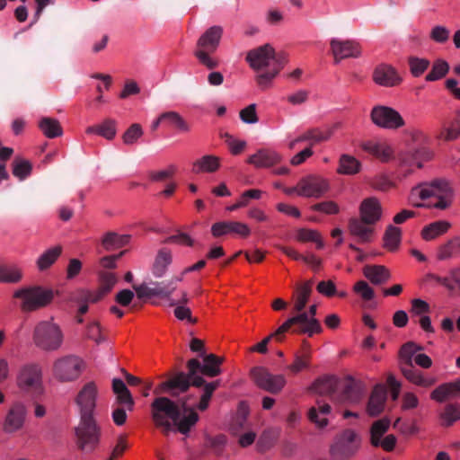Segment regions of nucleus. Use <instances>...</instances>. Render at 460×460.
Returning a JSON list of instances; mask_svg holds the SVG:
<instances>
[{"label": "nucleus", "mask_w": 460, "mask_h": 460, "mask_svg": "<svg viewBox=\"0 0 460 460\" xmlns=\"http://www.w3.org/2000/svg\"><path fill=\"white\" fill-rule=\"evenodd\" d=\"M151 415L155 427L165 436L174 430L186 435L199 419L197 411L188 405V398H181L176 402L165 396L153 401Z\"/></svg>", "instance_id": "nucleus-1"}, {"label": "nucleus", "mask_w": 460, "mask_h": 460, "mask_svg": "<svg viewBox=\"0 0 460 460\" xmlns=\"http://www.w3.org/2000/svg\"><path fill=\"white\" fill-rule=\"evenodd\" d=\"M97 394L95 383L88 382L78 392L75 399L80 415L79 424L75 429L76 445L84 453L93 452L100 441L101 429L93 417Z\"/></svg>", "instance_id": "nucleus-2"}, {"label": "nucleus", "mask_w": 460, "mask_h": 460, "mask_svg": "<svg viewBox=\"0 0 460 460\" xmlns=\"http://www.w3.org/2000/svg\"><path fill=\"white\" fill-rule=\"evenodd\" d=\"M246 61L257 72L267 69L256 76L258 85L264 90L270 86L272 80L282 69L286 58L282 54H277L270 44H265L250 50Z\"/></svg>", "instance_id": "nucleus-3"}, {"label": "nucleus", "mask_w": 460, "mask_h": 460, "mask_svg": "<svg viewBox=\"0 0 460 460\" xmlns=\"http://www.w3.org/2000/svg\"><path fill=\"white\" fill-rule=\"evenodd\" d=\"M292 327H294L293 332L300 334L306 333L309 336H313L314 333H319L322 332L320 323L314 319L308 321L306 314H301L299 315H295L288 318L273 333L263 339L261 342L251 347L250 351L265 354L268 351L267 346L271 339L274 338L277 341H282L285 333L288 332Z\"/></svg>", "instance_id": "nucleus-4"}, {"label": "nucleus", "mask_w": 460, "mask_h": 460, "mask_svg": "<svg viewBox=\"0 0 460 460\" xmlns=\"http://www.w3.org/2000/svg\"><path fill=\"white\" fill-rule=\"evenodd\" d=\"M411 197V199L419 197L423 200L434 198L437 201H430L428 206H432L438 209H446L452 203L453 190L446 180L437 179L430 183L421 184L413 188Z\"/></svg>", "instance_id": "nucleus-5"}, {"label": "nucleus", "mask_w": 460, "mask_h": 460, "mask_svg": "<svg viewBox=\"0 0 460 460\" xmlns=\"http://www.w3.org/2000/svg\"><path fill=\"white\" fill-rule=\"evenodd\" d=\"M63 341V332L53 319L40 321L33 329L32 341L40 350L56 351L62 346Z\"/></svg>", "instance_id": "nucleus-6"}, {"label": "nucleus", "mask_w": 460, "mask_h": 460, "mask_svg": "<svg viewBox=\"0 0 460 460\" xmlns=\"http://www.w3.org/2000/svg\"><path fill=\"white\" fill-rule=\"evenodd\" d=\"M13 297L21 299V310L28 313L47 306L52 301L54 294L51 289L32 286L17 289Z\"/></svg>", "instance_id": "nucleus-7"}, {"label": "nucleus", "mask_w": 460, "mask_h": 460, "mask_svg": "<svg viewBox=\"0 0 460 460\" xmlns=\"http://www.w3.org/2000/svg\"><path fill=\"white\" fill-rule=\"evenodd\" d=\"M17 385L21 390L39 396L43 393L41 367L37 363H28L22 367Z\"/></svg>", "instance_id": "nucleus-8"}, {"label": "nucleus", "mask_w": 460, "mask_h": 460, "mask_svg": "<svg viewBox=\"0 0 460 460\" xmlns=\"http://www.w3.org/2000/svg\"><path fill=\"white\" fill-rule=\"evenodd\" d=\"M310 391L319 395L329 396L332 402L341 404L344 402V383L332 375H325L317 378L310 386Z\"/></svg>", "instance_id": "nucleus-9"}, {"label": "nucleus", "mask_w": 460, "mask_h": 460, "mask_svg": "<svg viewBox=\"0 0 460 460\" xmlns=\"http://www.w3.org/2000/svg\"><path fill=\"white\" fill-rule=\"evenodd\" d=\"M251 376L259 388L272 394L280 393L286 385L283 375H273L264 367H252Z\"/></svg>", "instance_id": "nucleus-10"}, {"label": "nucleus", "mask_w": 460, "mask_h": 460, "mask_svg": "<svg viewBox=\"0 0 460 460\" xmlns=\"http://www.w3.org/2000/svg\"><path fill=\"white\" fill-rule=\"evenodd\" d=\"M203 383V376L199 375L190 376L188 373L179 372L165 382L160 385L163 392H170L172 396H177L181 393H185L190 385L199 387Z\"/></svg>", "instance_id": "nucleus-11"}, {"label": "nucleus", "mask_w": 460, "mask_h": 460, "mask_svg": "<svg viewBox=\"0 0 460 460\" xmlns=\"http://www.w3.org/2000/svg\"><path fill=\"white\" fill-rule=\"evenodd\" d=\"M203 363L198 358H191L187 362V368L190 376L201 375L208 377H215L221 374V365L224 358L215 354H208L202 358Z\"/></svg>", "instance_id": "nucleus-12"}, {"label": "nucleus", "mask_w": 460, "mask_h": 460, "mask_svg": "<svg viewBox=\"0 0 460 460\" xmlns=\"http://www.w3.org/2000/svg\"><path fill=\"white\" fill-rule=\"evenodd\" d=\"M370 118L375 125L384 128L395 129L405 124L397 111L384 105L375 106L371 111Z\"/></svg>", "instance_id": "nucleus-13"}, {"label": "nucleus", "mask_w": 460, "mask_h": 460, "mask_svg": "<svg viewBox=\"0 0 460 460\" xmlns=\"http://www.w3.org/2000/svg\"><path fill=\"white\" fill-rule=\"evenodd\" d=\"M176 280H166L161 282H151L152 286L146 283L133 285V288L139 299L151 297L169 298L175 290Z\"/></svg>", "instance_id": "nucleus-14"}, {"label": "nucleus", "mask_w": 460, "mask_h": 460, "mask_svg": "<svg viewBox=\"0 0 460 460\" xmlns=\"http://www.w3.org/2000/svg\"><path fill=\"white\" fill-rule=\"evenodd\" d=\"M82 361L75 356H66L54 363V376L61 382L76 379L81 373Z\"/></svg>", "instance_id": "nucleus-15"}, {"label": "nucleus", "mask_w": 460, "mask_h": 460, "mask_svg": "<svg viewBox=\"0 0 460 460\" xmlns=\"http://www.w3.org/2000/svg\"><path fill=\"white\" fill-rule=\"evenodd\" d=\"M329 190L327 180L317 176L310 175L298 181V195L306 198H320Z\"/></svg>", "instance_id": "nucleus-16"}, {"label": "nucleus", "mask_w": 460, "mask_h": 460, "mask_svg": "<svg viewBox=\"0 0 460 460\" xmlns=\"http://www.w3.org/2000/svg\"><path fill=\"white\" fill-rule=\"evenodd\" d=\"M211 234L216 238L226 234L246 238L251 234V229L246 224L239 221H219L212 225Z\"/></svg>", "instance_id": "nucleus-17"}, {"label": "nucleus", "mask_w": 460, "mask_h": 460, "mask_svg": "<svg viewBox=\"0 0 460 460\" xmlns=\"http://www.w3.org/2000/svg\"><path fill=\"white\" fill-rule=\"evenodd\" d=\"M373 81L383 87H394L401 84L402 77L397 70L390 65H377L372 75Z\"/></svg>", "instance_id": "nucleus-18"}, {"label": "nucleus", "mask_w": 460, "mask_h": 460, "mask_svg": "<svg viewBox=\"0 0 460 460\" xmlns=\"http://www.w3.org/2000/svg\"><path fill=\"white\" fill-rule=\"evenodd\" d=\"M349 234L358 243L372 242L375 234V226L367 224L361 218H351L349 225Z\"/></svg>", "instance_id": "nucleus-19"}, {"label": "nucleus", "mask_w": 460, "mask_h": 460, "mask_svg": "<svg viewBox=\"0 0 460 460\" xmlns=\"http://www.w3.org/2000/svg\"><path fill=\"white\" fill-rule=\"evenodd\" d=\"M382 217V206L376 197H369L362 200L359 206V218L367 224L376 225Z\"/></svg>", "instance_id": "nucleus-20"}, {"label": "nucleus", "mask_w": 460, "mask_h": 460, "mask_svg": "<svg viewBox=\"0 0 460 460\" xmlns=\"http://www.w3.org/2000/svg\"><path fill=\"white\" fill-rule=\"evenodd\" d=\"M281 160L282 155L277 151L261 148L255 154L250 155L247 159V163L256 168H270L279 164Z\"/></svg>", "instance_id": "nucleus-21"}, {"label": "nucleus", "mask_w": 460, "mask_h": 460, "mask_svg": "<svg viewBox=\"0 0 460 460\" xmlns=\"http://www.w3.org/2000/svg\"><path fill=\"white\" fill-rule=\"evenodd\" d=\"M26 415L25 406L20 402L14 403L8 411L4 422V430L6 433H13L23 426Z\"/></svg>", "instance_id": "nucleus-22"}, {"label": "nucleus", "mask_w": 460, "mask_h": 460, "mask_svg": "<svg viewBox=\"0 0 460 460\" xmlns=\"http://www.w3.org/2000/svg\"><path fill=\"white\" fill-rule=\"evenodd\" d=\"M223 34V28L218 25L208 28L198 40L197 49L215 52L220 43Z\"/></svg>", "instance_id": "nucleus-23"}, {"label": "nucleus", "mask_w": 460, "mask_h": 460, "mask_svg": "<svg viewBox=\"0 0 460 460\" xmlns=\"http://www.w3.org/2000/svg\"><path fill=\"white\" fill-rule=\"evenodd\" d=\"M387 391L382 385H376L368 400L367 412L371 417H376L381 414L385 409Z\"/></svg>", "instance_id": "nucleus-24"}, {"label": "nucleus", "mask_w": 460, "mask_h": 460, "mask_svg": "<svg viewBox=\"0 0 460 460\" xmlns=\"http://www.w3.org/2000/svg\"><path fill=\"white\" fill-rule=\"evenodd\" d=\"M400 369L403 376L408 381L416 385L430 387L437 382V379L434 377H425L422 373L414 367L413 364L400 365Z\"/></svg>", "instance_id": "nucleus-25"}, {"label": "nucleus", "mask_w": 460, "mask_h": 460, "mask_svg": "<svg viewBox=\"0 0 460 460\" xmlns=\"http://www.w3.org/2000/svg\"><path fill=\"white\" fill-rule=\"evenodd\" d=\"M436 256L442 261L460 257V235L453 236L439 245Z\"/></svg>", "instance_id": "nucleus-26"}, {"label": "nucleus", "mask_w": 460, "mask_h": 460, "mask_svg": "<svg viewBox=\"0 0 460 460\" xmlns=\"http://www.w3.org/2000/svg\"><path fill=\"white\" fill-rule=\"evenodd\" d=\"M220 167V158L213 155H206L192 164L191 172L199 173H213Z\"/></svg>", "instance_id": "nucleus-27"}, {"label": "nucleus", "mask_w": 460, "mask_h": 460, "mask_svg": "<svg viewBox=\"0 0 460 460\" xmlns=\"http://www.w3.org/2000/svg\"><path fill=\"white\" fill-rule=\"evenodd\" d=\"M311 349L306 341H303L302 348L296 352L294 362L288 368L294 374H297L310 366Z\"/></svg>", "instance_id": "nucleus-28"}, {"label": "nucleus", "mask_w": 460, "mask_h": 460, "mask_svg": "<svg viewBox=\"0 0 460 460\" xmlns=\"http://www.w3.org/2000/svg\"><path fill=\"white\" fill-rule=\"evenodd\" d=\"M364 275L374 285L385 284L391 277L388 269L383 265L365 266Z\"/></svg>", "instance_id": "nucleus-29"}, {"label": "nucleus", "mask_w": 460, "mask_h": 460, "mask_svg": "<svg viewBox=\"0 0 460 460\" xmlns=\"http://www.w3.org/2000/svg\"><path fill=\"white\" fill-rule=\"evenodd\" d=\"M112 390L117 396L119 404H122L127 410L132 411L134 408L133 397L121 379L114 378L112 381Z\"/></svg>", "instance_id": "nucleus-30"}, {"label": "nucleus", "mask_w": 460, "mask_h": 460, "mask_svg": "<svg viewBox=\"0 0 460 460\" xmlns=\"http://www.w3.org/2000/svg\"><path fill=\"white\" fill-rule=\"evenodd\" d=\"M172 260L170 250L166 248L160 249L152 267L153 275L155 278H162L165 274L168 266L172 263Z\"/></svg>", "instance_id": "nucleus-31"}, {"label": "nucleus", "mask_w": 460, "mask_h": 460, "mask_svg": "<svg viewBox=\"0 0 460 460\" xmlns=\"http://www.w3.org/2000/svg\"><path fill=\"white\" fill-rule=\"evenodd\" d=\"M363 149L381 162H388L392 156L391 148L383 142L368 141L363 145Z\"/></svg>", "instance_id": "nucleus-32"}, {"label": "nucleus", "mask_w": 460, "mask_h": 460, "mask_svg": "<svg viewBox=\"0 0 460 460\" xmlns=\"http://www.w3.org/2000/svg\"><path fill=\"white\" fill-rule=\"evenodd\" d=\"M450 227L451 224L447 221H435L423 227L421 236L426 241H431L446 234Z\"/></svg>", "instance_id": "nucleus-33"}, {"label": "nucleus", "mask_w": 460, "mask_h": 460, "mask_svg": "<svg viewBox=\"0 0 460 460\" xmlns=\"http://www.w3.org/2000/svg\"><path fill=\"white\" fill-rule=\"evenodd\" d=\"M62 253V246L56 245L45 251L37 260V267L40 271L52 266Z\"/></svg>", "instance_id": "nucleus-34"}, {"label": "nucleus", "mask_w": 460, "mask_h": 460, "mask_svg": "<svg viewBox=\"0 0 460 460\" xmlns=\"http://www.w3.org/2000/svg\"><path fill=\"white\" fill-rule=\"evenodd\" d=\"M365 390L366 387L362 381L356 379L350 375H347V402L359 401Z\"/></svg>", "instance_id": "nucleus-35"}, {"label": "nucleus", "mask_w": 460, "mask_h": 460, "mask_svg": "<svg viewBox=\"0 0 460 460\" xmlns=\"http://www.w3.org/2000/svg\"><path fill=\"white\" fill-rule=\"evenodd\" d=\"M328 133L323 132L320 129L314 128L307 130L296 139L290 142L289 147L294 148L297 143L309 141L311 146L325 141L329 138Z\"/></svg>", "instance_id": "nucleus-36"}, {"label": "nucleus", "mask_w": 460, "mask_h": 460, "mask_svg": "<svg viewBox=\"0 0 460 460\" xmlns=\"http://www.w3.org/2000/svg\"><path fill=\"white\" fill-rule=\"evenodd\" d=\"M39 128L49 138L60 137L63 133L59 121L49 117L42 118L39 122Z\"/></svg>", "instance_id": "nucleus-37"}, {"label": "nucleus", "mask_w": 460, "mask_h": 460, "mask_svg": "<svg viewBox=\"0 0 460 460\" xmlns=\"http://www.w3.org/2000/svg\"><path fill=\"white\" fill-rule=\"evenodd\" d=\"M312 293V282L307 281L297 287L294 311L301 313L306 305V303Z\"/></svg>", "instance_id": "nucleus-38"}, {"label": "nucleus", "mask_w": 460, "mask_h": 460, "mask_svg": "<svg viewBox=\"0 0 460 460\" xmlns=\"http://www.w3.org/2000/svg\"><path fill=\"white\" fill-rule=\"evenodd\" d=\"M32 171V164L29 160L22 157H15L12 163V172L20 181L29 177Z\"/></svg>", "instance_id": "nucleus-39"}, {"label": "nucleus", "mask_w": 460, "mask_h": 460, "mask_svg": "<svg viewBox=\"0 0 460 460\" xmlns=\"http://www.w3.org/2000/svg\"><path fill=\"white\" fill-rule=\"evenodd\" d=\"M22 278V270L13 264L0 266V282L17 283Z\"/></svg>", "instance_id": "nucleus-40"}, {"label": "nucleus", "mask_w": 460, "mask_h": 460, "mask_svg": "<svg viewBox=\"0 0 460 460\" xmlns=\"http://www.w3.org/2000/svg\"><path fill=\"white\" fill-rule=\"evenodd\" d=\"M128 235H119L115 232H108L102 240V244L106 251L120 248L128 243Z\"/></svg>", "instance_id": "nucleus-41"}, {"label": "nucleus", "mask_w": 460, "mask_h": 460, "mask_svg": "<svg viewBox=\"0 0 460 460\" xmlns=\"http://www.w3.org/2000/svg\"><path fill=\"white\" fill-rule=\"evenodd\" d=\"M432 152L427 147H420L416 149L409 157H403L402 164H416L418 168L422 167L423 161H429L432 158Z\"/></svg>", "instance_id": "nucleus-42"}, {"label": "nucleus", "mask_w": 460, "mask_h": 460, "mask_svg": "<svg viewBox=\"0 0 460 460\" xmlns=\"http://www.w3.org/2000/svg\"><path fill=\"white\" fill-rule=\"evenodd\" d=\"M401 229L393 225H389L384 234V247L389 251L397 249L401 241Z\"/></svg>", "instance_id": "nucleus-43"}, {"label": "nucleus", "mask_w": 460, "mask_h": 460, "mask_svg": "<svg viewBox=\"0 0 460 460\" xmlns=\"http://www.w3.org/2000/svg\"><path fill=\"white\" fill-rule=\"evenodd\" d=\"M317 407H312L308 412L309 420L315 423L319 428H324L328 424L326 418H320L319 414H328L331 410V406L328 403L317 402Z\"/></svg>", "instance_id": "nucleus-44"}, {"label": "nucleus", "mask_w": 460, "mask_h": 460, "mask_svg": "<svg viewBox=\"0 0 460 460\" xmlns=\"http://www.w3.org/2000/svg\"><path fill=\"white\" fill-rule=\"evenodd\" d=\"M442 425L449 427L456 421L460 420V404L448 403L444 407L443 411L440 413Z\"/></svg>", "instance_id": "nucleus-45"}, {"label": "nucleus", "mask_w": 460, "mask_h": 460, "mask_svg": "<svg viewBox=\"0 0 460 460\" xmlns=\"http://www.w3.org/2000/svg\"><path fill=\"white\" fill-rule=\"evenodd\" d=\"M390 420L383 418L376 420L370 429V443L373 447H377V440L382 438L384 434L388 430Z\"/></svg>", "instance_id": "nucleus-46"}, {"label": "nucleus", "mask_w": 460, "mask_h": 460, "mask_svg": "<svg viewBox=\"0 0 460 460\" xmlns=\"http://www.w3.org/2000/svg\"><path fill=\"white\" fill-rule=\"evenodd\" d=\"M162 119H164L169 125L180 132L190 131V126L187 121L176 111H166L162 113Z\"/></svg>", "instance_id": "nucleus-47"}, {"label": "nucleus", "mask_w": 460, "mask_h": 460, "mask_svg": "<svg viewBox=\"0 0 460 460\" xmlns=\"http://www.w3.org/2000/svg\"><path fill=\"white\" fill-rule=\"evenodd\" d=\"M449 71V65L443 59L433 63L431 71L426 75V81L432 82L443 78Z\"/></svg>", "instance_id": "nucleus-48"}, {"label": "nucleus", "mask_w": 460, "mask_h": 460, "mask_svg": "<svg viewBox=\"0 0 460 460\" xmlns=\"http://www.w3.org/2000/svg\"><path fill=\"white\" fill-rule=\"evenodd\" d=\"M421 349L422 348L420 346L416 345L412 341H409L402 345V347L400 349V365L413 364L412 360H414V357L417 355V351Z\"/></svg>", "instance_id": "nucleus-49"}, {"label": "nucleus", "mask_w": 460, "mask_h": 460, "mask_svg": "<svg viewBox=\"0 0 460 460\" xmlns=\"http://www.w3.org/2000/svg\"><path fill=\"white\" fill-rule=\"evenodd\" d=\"M330 54L335 66L341 64L345 59V41L332 38L330 40Z\"/></svg>", "instance_id": "nucleus-50"}, {"label": "nucleus", "mask_w": 460, "mask_h": 460, "mask_svg": "<svg viewBox=\"0 0 460 460\" xmlns=\"http://www.w3.org/2000/svg\"><path fill=\"white\" fill-rule=\"evenodd\" d=\"M447 291L451 294L460 295V265L448 270Z\"/></svg>", "instance_id": "nucleus-51"}, {"label": "nucleus", "mask_w": 460, "mask_h": 460, "mask_svg": "<svg viewBox=\"0 0 460 460\" xmlns=\"http://www.w3.org/2000/svg\"><path fill=\"white\" fill-rule=\"evenodd\" d=\"M98 129V135L103 137L108 140H111L115 137L117 133V122L112 119H106L101 123Z\"/></svg>", "instance_id": "nucleus-52"}, {"label": "nucleus", "mask_w": 460, "mask_h": 460, "mask_svg": "<svg viewBox=\"0 0 460 460\" xmlns=\"http://www.w3.org/2000/svg\"><path fill=\"white\" fill-rule=\"evenodd\" d=\"M211 53H213V51H203V49H196L194 51V56L202 66H206L209 70H212L219 66V62L217 59L210 56Z\"/></svg>", "instance_id": "nucleus-53"}, {"label": "nucleus", "mask_w": 460, "mask_h": 460, "mask_svg": "<svg viewBox=\"0 0 460 460\" xmlns=\"http://www.w3.org/2000/svg\"><path fill=\"white\" fill-rule=\"evenodd\" d=\"M409 66L412 75L419 77L428 69L429 66V61L426 58L411 57L409 58Z\"/></svg>", "instance_id": "nucleus-54"}, {"label": "nucleus", "mask_w": 460, "mask_h": 460, "mask_svg": "<svg viewBox=\"0 0 460 460\" xmlns=\"http://www.w3.org/2000/svg\"><path fill=\"white\" fill-rule=\"evenodd\" d=\"M332 456L336 460L345 459V433H341L331 446Z\"/></svg>", "instance_id": "nucleus-55"}, {"label": "nucleus", "mask_w": 460, "mask_h": 460, "mask_svg": "<svg viewBox=\"0 0 460 460\" xmlns=\"http://www.w3.org/2000/svg\"><path fill=\"white\" fill-rule=\"evenodd\" d=\"M143 129L140 124H132L123 134L122 139L125 145L135 144L143 135Z\"/></svg>", "instance_id": "nucleus-56"}, {"label": "nucleus", "mask_w": 460, "mask_h": 460, "mask_svg": "<svg viewBox=\"0 0 460 460\" xmlns=\"http://www.w3.org/2000/svg\"><path fill=\"white\" fill-rule=\"evenodd\" d=\"M449 397H453L449 382L438 385L430 394V398L438 402H443Z\"/></svg>", "instance_id": "nucleus-57"}, {"label": "nucleus", "mask_w": 460, "mask_h": 460, "mask_svg": "<svg viewBox=\"0 0 460 460\" xmlns=\"http://www.w3.org/2000/svg\"><path fill=\"white\" fill-rule=\"evenodd\" d=\"M221 137L225 139L231 153L234 155L241 154L246 146V142L234 138L229 133H224Z\"/></svg>", "instance_id": "nucleus-58"}, {"label": "nucleus", "mask_w": 460, "mask_h": 460, "mask_svg": "<svg viewBox=\"0 0 460 460\" xmlns=\"http://www.w3.org/2000/svg\"><path fill=\"white\" fill-rule=\"evenodd\" d=\"M449 36L450 31L447 27L442 25L434 26L431 29L429 34V37L433 41L440 44L447 42L449 39Z\"/></svg>", "instance_id": "nucleus-59"}, {"label": "nucleus", "mask_w": 460, "mask_h": 460, "mask_svg": "<svg viewBox=\"0 0 460 460\" xmlns=\"http://www.w3.org/2000/svg\"><path fill=\"white\" fill-rule=\"evenodd\" d=\"M360 442L361 438L357 433L347 429V458L357 453Z\"/></svg>", "instance_id": "nucleus-60"}, {"label": "nucleus", "mask_w": 460, "mask_h": 460, "mask_svg": "<svg viewBox=\"0 0 460 460\" xmlns=\"http://www.w3.org/2000/svg\"><path fill=\"white\" fill-rule=\"evenodd\" d=\"M353 289L365 301H369L375 296L373 288L364 280L358 281Z\"/></svg>", "instance_id": "nucleus-61"}, {"label": "nucleus", "mask_w": 460, "mask_h": 460, "mask_svg": "<svg viewBox=\"0 0 460 460\" xmlns=\"http://www.w3.org/2000/svg\"><path fill=\"white\" fill-rule=\"evenodd\" d=\"M309 95L310 91L305 89H299L288 94L286 99L290 104L296 106L305 103L309 99Z\"/></svg>", "instance_id": "nucleus-62"}, {"label": "nucleus", "mask_w": 460, "mask_h": 460, "mask_svg": "<svg viewBox=\"0 0 460 460\" xmlns=\"http://www.w3.org/2000/svg\"><path fill=\"white\" fill-rule=\"evenodd\" d=\"M370 185L376 190L387 191L394 186V183L385 175L380 174L371 180Z\"/></svg>", "instance_id": "nucleus-63"}, {"label": "nucleus", "mask_w": 460, "mask_h": 460, "mask_svg": "<svg viewBox=\"0 0 460 460\" xmlns=\"http://www.w3.org/2000/svg\"><path fill=\"white\" fill-rule=\"evenodd\" d=\"M443 137L451 141L460 136V111L456 114V119L452 122L451 126L445 129Z\"/></svg>", "instance_id": "nucleus-64"}]
</instances>
